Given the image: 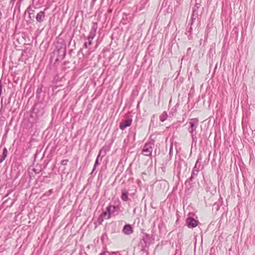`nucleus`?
<instances>
[{"label": "nucleus", "instance_id": "obj_1", "mask_svg": "<svg viewBox=\"0 0 255 255\" xmlns=\"http://www.w3.org/2000/svg\"><path fill=\"white\" fill-rule=\"evenodd\" d=\"M56 49L58 53V58L56 60H58V59H63L66 55V46L65 43L63 41L60 43H57Z\"/></svg>", "mask_w": 255, "mask_h": 255}, {"label": "nucleus", "instance_id": "obj_2", "mask_svg": "<svg viewBox=\"0 0 255 255\" xmlns=\"http://www.w3.org/2000/svg\"><path fill=\"white\" fill-rule=\"evenodd\" d=\"M189 127L188 129L189 132L191 133L192 138L196 134V130L199 125V121L197 119H192L189 122Z\"/></svg>", "mask_w": 255, "mask_h": 255}, {"label": "nucleus", "instance_id": "obj_3", "mask_svg": "<svg viewBox=\"0 0 255 255\" xmlns=\"http://www.w3.org/2000/svg\"><path fill=\"white\" fill-rule=\"evenodd\" d=\"M202 160V156L201 154H199L198 156V159L195 163V166L193 168L191 176L190 178V180L192 181L193 179L196 177L199 171V168L200 167V164L199 163L200 161Z\"/></svg>", "mask_w": 255, "mask_h": 255}, {"label": "nucleus", "instance_id": "obj_4", "mask_svg": "<svg viewBox=\"0 0 255 255\" xmlns=\"http://www.w3.org/2000/svg\"><path fill=\"white\" fill-rule=\"evenodd\" d=\"M153 146L154 143L153 142H148L146 143L142 150L143 154L147 156H151Z\"/></svg>", "mask_w": 255, "mask_h": 255}, {"label": "nucleus", "instance_id": "obj_5", "mask_svg": "<svg viewBox=\"0 0 255 255\" xmlns=\"http://www.w3.org/2000/svg\"><path fill=\"white\" fill-rule=\"evenodd\" d=\"M186 224L189 228H195L197 226L199 221L192 217H188L186 219Z\"/></svg>", "mask_w": 255, "mask_h": 255}, {"label": "nucleus", "instance_id": "obj_6", "mask_svg": "<svg viewBox=\"0 0 255 255\" xmlns=\"http://www.w3.org/2000/svg\"><path fill=\"white\" fill-rule=\"evenodd\" d=\"M132 122V119H129L127 120L121 122L119 125L120 128L122 130H124L127 127H129L131 125Z\"/></svg>", "mask_w": 255, "mask_h": 255}, {"label": "nucleus", "instance_id": "obj_7", "mask_svg": "<svg viewBox=\"0 0 255 255\" xmlns=\"http://www.w3.org/2000/svg\"><path fill=\"white\" fill-rule=\"evenodd\" d=\"M45 13L44 11H40L36 16V21L39 23L42 22L45 19Z\"/></svg>", "mask_w": 255, "mask_h": 255}, {"label": "nucleus", "instance_id": "obj_8", "mask_svg": "<svg viewBox=\"0 0 255 255\" xmlns=\"http://www.w3.org/2000/svg\"><path fill=\"white\" fill-rule=\"evenodd\" d=\"M121 199L123 201L127 202L128 201V191L126 189H122Z\"/></svg>", "mask_w": 255, "mask_h": 255}, {"label": "nucleus", "instance_id": "obj_9", "mask_svg": "<svg viewBox=\"0 0 255 255\" xmlns=\"http://www.w3.org/2000/svg\"><path fill=\"white\" fill-rule=\"evenodd\" d=\"M123 231L125 234L130 235L133 232L132 228L130 225H126L123 228Z\"/></svg>", "mask_w": 255, "mask_h": 255}, {"label": "nucleus", "instance_id": "obj_10", "mask_svg": "<svg viewBox=\"0 0 255 255\" xmlns=\"http://www.w3.org/2000/svg\"><path fill=\"white\" fill-rule=\"evenodd\" d=\"M7 155V150L6 147H4L3 150L2 155L0 158V162L1 163L6 158Z\"/></svg>", "mask_w": 255, "mask_h": 255}, {"label": "nucleus", "instance_id": "obj_11", "mask_svg": "<svg viewBox=\"0 0 255 255\" xmlns=\"http://www.w3.org/2000/svg\"><path fill=\"white\" fill-rule=\"evenodd\" d=\"M167 114L166 112H163L159 117L160 120L161 122H164L167 118Z\"/></svg>", "mask_w": 255, "mask_h": 255}, {"label": "nucleus", "instance_id": "obj_12", "mask_svg": "<svg viewBox=\"0 0 255 255\" xmlns=\"http://www.w3.org/2000/svg\"><path fill=\"white\" fill-rule=\"evenodd\" d=\"M100 215L106 219H110L111 218V213H109L106 211L103 212Z\"/></svg>", "mask_w": 255, "mask_h": 255}, {"label": "nucleus", "instance_id": "obj_13", "mask_svg": "<svg viewBox=\"0 0 255 255\" xmlns=\"http://www.w3.org/2000/svg\"><path fill=\"white\" fill-rule=\"evenodd\" d=\"M28 10L29 18L32 20L33 19V18L34 17V11L33 10L31 9L30 7H29L28 8Z\"/></svg>", "mask_w": 255, "mask_h": 255}, {"label": "nucleus", "instance_id": "obj_14", "mask_svg": "<svg viewBox=\"0 0 255 255\" xmlns=\"http://www.w3.org/2000/svg\"><path fill=\"white\" fill-rule=\"evenodd\" d=\"M98 28V23L96 22H94L93 23V26L91 27V31L94 32L96 33L97 30Z\"/></svg>", "mask_w": 255, "mask_h": 255}, {"label": "nucleus", "instance_id": "obj_15", "mask_svg": "<svg viewBox=\"0 0 255 255\" xmlns=\"http://www.w3.org/2000/svg\"><path fill=\"white\" fill-rule=\"evenodd\" d=\"M96 33H95L94 32H92L90 31L89 36L87 37V39L88 40L93 39L96 36Z\"/></svg>", "mask_w": 255, "mask_h": 255}, {"label": "nucleus", "instance_id": "obj_16", "mask_svg": "<svg viewBox=\"0 0 255 255\" xmlns=\"http://www.w3.org/2000/svg\"><path fill=\"white\" fill-rule=\"evenodd\" d=\"M99 165H100V162H95V164L94 165V167H93V168L92 169V172H91L90 174H92L94 172V171L96 170V167L97 166H98Z\"/></svg>", "mask_w": 255, "mask_h": 255}, {"label": "nucleus", "instance_id": "obj_17", "mask_svg": "<svg viewBox=\"0 0 255 255\" xmlns=\"http://www.w3.org/2000/svg\"><path fill=\"white\" fill-rule=\"evenodd\" d=\"M103 221H104V218L101 215H100L98 217V220H97V221H98V223L100 225H101L102 224Z\"/></svg>", "mask_w": 255, "mask_h": 255}, {"label": "nucleus", "instance_id": "obj_18", "mask_svg": "<svg viewBox=\"0 0 255 255\" xmlns=\"http://www.w3.org/2000/svg\"><path fill=\"white\" fill-rule=\"evenodd\" d=\"M101 153H102V150H100L99 151V153H98V156H97V158H96V160H95V162H99V158H100V156H101Z\"/></svg>", "mask_w": 255, "mask_h": 255}, {"label": "nucleus", "instance_id": "obj_19", "mask_svg": "<svg viewBox=\"0 0 255 255\" xmlns=\"http://www.w3.org/2000/svg\"><path fill=\"white\" fill-rule=\"evenodd\" d=\"M68 161L69 160L68 159L62 160L61 161V164L62 165H67V163L68 162Z\"/></svg>", "mask_w": 255, "mask_h": 255}, {"label": "nucleus", "instance_id": "obj_20", "mask_svg": "<svg viewBox=\"0 0 255 255\" xmlns=\"http://www.w3.org/2000/svg\"><path fill=\"white\" fill-rule=\"evenodd\" d=\"M112 207V206L111 205H109L108 206L107 208H106V212L109 213H111L112 214V211H111V208Z\"/></svg>", "mask_w": 255, "mask_h": 255}, {"label": "nucleus", "instance_id": "obj_21", "mask_svg": "<svg viewBox=\"0 0 255 255\" xmlns=\"http://www.w3.org/2000/svg\"><path fill=\"white\" fill-rule=\"evenodd\" d=\"M172 154H173V147H172V145H171L170 147V150H169V155H170V157L172 156Z\"/></svg>", "mask_w": 255, "mask_h": 255}, {"label": "nucleus", "instance_id": "obj_22", "mask_svg": "<svg viewBox=\"0 0 255 255\" xmlns=\"http://www.w3.org/2000/svg\"><path fill=\"white\" fill-rule=\"evenodd\" d=\"M12 192H13V190L12 189H9L7 193L5 195L4 197H7L8 196V195L11 194Z\"/></svg>", "mask_w": 255, "mask_h": 255}, {"label": "nucleus", "instance_id": "obj_23", "mask_svg": "<svg viewBox=\"0 0 255 255\" xmlns=\"http://www.w3.org/2000/svg\"><path fill=\"white\" fill-rule=\"evenodd\" d=\"M52 189H51V190H49V191H48L46 193V195H49L51 194L52 193Z\"/></svg>", "mask_w": 255, "mask_h": 255}, {"label": "nucleus", "instance_id": "obj_24", "mask_svg": "<svg viewBox=\"0 0 255 255\" xmlns=\"http://www.w3.org/2000/svg\"><path fill=\"white\" fill-rule=\"evenodd\" d=\"M88 45H89L88 44V43L87 42H85L84 44V47L85 48H88Z\"/></svg>", "mask_w": 255, "mask_h": 255}, {"label": "nucleus", "instance_id": "obj_25", "mask_svg": "<svg viewBox=\"0 0 255 255\" xmlns=\"http://www.w3.org/2000/svg\"><path fill=\"white\" fill-rule=\"evenodd\" d=\"M92 40H93V39H90V40H89V42H88V44L89 45H91L92 44Z\"/></svg>", "mask_w": 255, "mask_h": 255}, {"label": "nucleus", "instance_id": "obj_26", "mask_svg": "<svg viewBox=\"0 0 255 255\" xmlns=\"http://www.w3.org/2000/svg\"><path fill=\"white\" fill-rule=\"evenodd\" d=\"M112 207L113 208V209L114 210H116V209H117L118 208V206H113Z\"/></svg>", "mask_w": 255, "mask_h": 255}, {"label": "nucleus", "instance_id": "obj_27", "mask_svg": "<svg viewBox=\"0 0 255 255\" xmlns=\"http://www.w3.org/2000/svg\"><path fill=\"white\" fill-rule=\"evenodd\" d=\"M100 255H108L106 253H103L100 254Z\"/></svg>", "mask_w": 255, "mask_h": 255}, {"label": "nucleus", "instance_id": "obj_28", "mask_svg": "<svg viewBox=\"0 0 255 255\" xmlns=\"http://www.w3.org/2000/svg\"><path fill=\"white\" fill-rule=\"evenodd\" d=\"M14 1H15V0H10V2L11 3V2H13Z\"/></svg>", "mask_w": 255, "mask_h": 255}, {"label": "nucleus", "instance_id": "obj_29", "mask_svg": "<svg viewBox=\"0 0 255 255\" xmlns=\"http://www.w3.org/2000/svg\"><path fill=\"white\" fill-rule=\"evenodd\" d=\"M191 30H192V28H191V27H190V29H189V32H190Z\"/></svg>", "mask_w": 255, "mask_h": 255}, {"label": "nucleus", "instance_id": "obj_30", "mask_svg": "<svg viewBox=\"0 0 255 255\" xmlns=\"http://www.w3.org/2000/svg\"><path fill=\"white\" fill-rule=\"evenodd\" d=\"M96 0H93V2H95V1H96Z\"/></svg>", "mask_w": 255, "mask_h": 255}, {"label": "nucleus", "instance_id": "obj_31", "mask_svg": "<svg viewBox=\"0 0 255 255\" xmlns=\"http://www.w3.org/2000/svg\"><path fill=\"white\" fill-rule=\"evenodd\" d=\"M142 241H143V243H145V240H142Z\"/></svg>", "mask_w": 255, "mask_h": 255}, {"label": "nucleus", "instance_id": "obj_32", "mask_svg": "<svg viewBox=\"0 0 255 255\" xmlns=\"http://www.w3.org/2000/svg\"><path fill=\"white\" fill-rule=\"evenodd\" d=\"M39 92H40V91H41V89H40L39 90Z\"/></svg>", "mask_w": 255, "mask_h": 255}, {"label": "nucleus", "instance_id": "obj_33", "mask_svg": "<svg viewBox=\"0 0 255 255\" xmlns=\"http://www.w3.org/2000/svg\"><path fill=\"white\" fill-rule=\"evenodd\" d=\"M193 24V20H192L191 24Z\"/></svg>", "mask_w": 255, "mask_h": 255}]
</instances>
